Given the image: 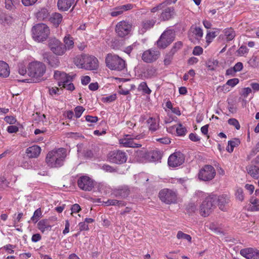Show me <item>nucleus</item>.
<instances>
[{"instance_id":"b1692460","label":"nucleus","mask_w":259,"mask_h":259,"mask_svg":"<svg viewBox=\"0 0 259 259\" xmlns=\"http://www.w3.org/2000/svg\"><path fill=\"white\" fill-rule=\"evenodd\" d=\"M10 74L9 65L6 62L0 61V77H7Z\"/></svg>"},{"instance_id":"f03ea898","label":"nucleus","mask_w":259,"mask_h":259,"mask_svg":"<svg viewBox=\"0 0 259 259\" xmlns=\"http://www.w3.org/2000/svg\"><path fill=\"white\" fill-rule=\"evenodd\" d=\"M66 154L64 148L52 150L48 153L46 161L50 167H59L63 165Z\"/></svg>"},{"instance_id":"4468645a","label":"nucleus","mask_w":259,"mask_h":259,"mask_svg":"<svg viewBox=\"0 0 259 259\" xmlns=\"http://www.w3.org/2000/svg\"><path fill=\"white\" fill-rule=\"evenodd\" d=\"M54 77L58 81L59 87L65 85L66 83L70 82L72 79L70 76L68 75L66 73L58 70L54 72Z\"/></svg>"},{"instance_id":"338daca9","label":"nucleus","mask_w":259,"mask_h":259,"mask_svg":"<svg viewBox=\"0 0 259 259\" xmlns=\"http://www.w3.org/2000/svg\"><path fill=\"white\" fill-rule=\"evenodd\" d=\"M164 6V3H162L161 4H159L158 5H157L156 7H155L153 8L151 10V12L152 13H155L159 10H161L162 8H163V7Z\"/></svg>"},{"instance_id":"39448f33","label":"nucleus","mask_w":259,"mask_h":259,"mask_svg":"<svg viewBox=\"0 0 259 259\" xmlns=\"http://www.w3.org/2000/svg\"><path fill=\"white\" fill-rule=\"evenodd\" d=\"M46 72V66L44 64L39 62H31L29 64L28 68V74L31 77L36 78V81H39Z\"/></svg>"},{"instance_id":"20e7f679","label":"nucleus","mask_w":259,"mask_h":259,"mask_svg":"<svg viewBox=\"0 0 259 259\" xmlns=\"http://www.w3.org/2000/svg\"><path fill=\"white\" fill-rule=\"evenodd\" d=\"M217 195H211L207 197L200 206V213L205 217L208 216L215 208Z\"/></svg>"},{"instance_id":"0eeeda50","label":"nucleus","mask_w":259,"mask_h":259,"mask_svg":"<svg viewBox=\"0 0 259 259\" xmlns=\"http://www.w3.org/2000/svg\"><path fill=\"white\" fill-rule=\"evenodd\" d=\"M48 47L56 55L62 56L65 53V48L64 47V44L55 37L49 39Z\"/></svg>"},{"instance_id":"ea45409f","label":"nucleus","mask_w":259,"mask_h":259,"mask_svg":"<svg viewBox=\"0 0 259 259\" xmlns=\"http://www.w3.org/2000/svg\"><path fill=\"white\" fill-rule=\"evenodd\" d=\"M177 237L179 239H183L187 240L189 242H191L192 238L190 235L183 233L182 231L178 232Z\"/></svg>"},{"instance_id":"4be33fe9","label":"nucleus","mask_w":259,"mask_h":259,"mask_svg":"<svg viewBox=\"0 0 259 259\" xmlns=\"http://www.w3.org/2000/svg\"><path fill=\"white\" fill-rule=\"evenodd\" d=\"M126 160V154L122 151H117L115 155H114V163L120 164L125 162Z\"/></svg>"},{"instance_id":"473e14b6","label":"nucleus","mask_w":259,"mask_h":259,"mask_svg":"<svg viewBox=\"0 0 259 259\" xmlns=\"http://www.w3.org/2000/svg\"><path fill=\"white\" fill-rule=\"evenodd\" d=\"M156 23V20L154 19L145 20L142 22V27L145 30L152 28Z\"/></svg>"},{"instance_id":"c85d7f7f","label":"nucleus","mask_w":259,"mask_h":259,"mask_svg":"<svg viewBox=\"0 0 259 259\" xmlns=\"http://www.w3.org/2000/svg\"><path fill=\"white\" fill-rule=\"evenodd\" d=\"M148 156L150 161H156L161 159L162 154L158 150H153L148 153Z\"/></svg>"},{"instance_id":"7c9ffc66","label":"nucleus","mask_w":259,"mask_h":259,"mask_svg":"<svg viewBox=\"0 0 259 259\" xmlns=\"http://www.w3.org/2000/svg\"><path fill=\"white\" fill-rule=\"evenodd\" d=\"M248 174L255 179L259 178V167L256 166H250L247 168Z\"/></svg>"},{"instance_id":"c756f323","label":"nucleus","mask_w":259,"mask_h":259,"mask_svg":"<svg viewBox=\"0 0 259 259\" xmlns=\"http://www.w3.org/2000/svg\"><path fill=\"white\" fill-rule=\"evenodd\" d=\"M49 13L47 9L43 8L36 14V17L39 20H44L48 18Z\"/></svg>"},{"instance_id":"49530a36","label":"nucleus","mask_w":259,"mask_h":259,"mask_svg":"<svg viewBox=\"0 0 259 259\" xmlns=\"http://www.w3.org/2000/svg\"><path fill=\"white\" fill-rule=\"evenodd\" d=\"M84 110V109L82 106H78L75 107L74 111L76 118L80 117Z\"/></svg>"},{"instance_id":"e433bc0d","label":"nucleus","mask_w":259,"mask_h":259,"mask_svg":"<svg viewBox=\"0 0 259 259\" xmlns=\"http://www.w3.org/2000/svg\"><path fill=\"white\" fill-rule=\"evenodd\" d=\"M240 144V141L238 139H235L234 140L228 141V146H230V148L228 147L227 150L231 153L233 151L234 147L238 146Z\"/></svg>"},{"instance_id":"de8ad7c7","label":"nucleus","mask_w":259,"mask_h":259,"mask_svg":"<svg viewBox=\"0 0 259 259\" xmlns=\"http://www.w3.org/2000/svg\"><path fill=\"white\" fill-rule=\"evenodd\" d=\"M228 122L229 124L234 126L237 130H238L240 129V125L237 119L231 118L228 120Z\"/></svg>"},{"instance_id":"ddd939ff","label":"nucleus","mask_w":259,"mask_h":259,"mask_svg":"<svg viewBox=\"0 0 259 259\" xmlns=\"http://www.w3.org/2000/svg\"><path fill=\"white\" fill-rule=\"evenodd\" d=\"M160 54L159 51L155 49H150L143 52L142 59L145 63H151L157 60Z\"/></svg>"},{"instance_id":"58836bf2","label":"nucleus","mask_w":259,"mask_h":259,"mask_svg":"<svg viewBox=\"0 0 259 259\" xmlns=\"http://www.w3.org/2000/svg\"><path fill=\"white\" fill-rule=\"evenodd\" d=\"M192 32L197 37L201 38L203 36V31L202 29L199 27L192 26L190 29Z\"/></svg>"},{"instance_id":"f704fd0d","label":"nucleus","mask_w":259,"mask_h":259,"mask_svg":"<svg viewBox=\"0 0 259 259\" xmlns=\"http://www.w3.org/2000/svg\"><path fill=\"white\" fill-rule=\"evenodd\" d=\"M251 205L249 208L251 211H258L259 210V200L252 197L250 200Z\"/></svg>"},{"instance_id":"a211bd4d","label":"nucleus","mask_w":259,"mask_h":259,"mask_svg":"<svg viewBox=\"0 0 259 259\" xmlns=\"http://www.w3.org/2000/svg\"><path fill=\"white\" fill-rule=\"evenodd\" d=\"M37 228L42 233L48 232L51 231L52 226L50 224V221L47 219H42L37 223Z\"/></svg>"},{"instance_id":"a878e982","label":"nucleus","mask_w":259,"mask_h":259,"mask_svg":"<svg viewBox=\"0 0 259 259\" xmlns=\"http://www.w3.org/2000/svg\"><path fill=\"white\" fill-rule=\"evenodd\" d=\"M133 7L132 4H127L114 8V17L122 14L124 11L132 9Z\"/></svg>"},{"instance_id":"8fccbe9b","label":"nucleus","mask_w":259,"mask_h":259,"mask_svg":"<svg viewBox=\"0 0 259 259\" xmlns=\"http://www.w3.org/2000/svg\"><path fill=\"white\" fill-rule=\"evenodd\" d=\"M186 209L189 212H194L197 209V205L194 203H189L186 206Z\"/></svg>"},{"instance_id":"680f3d73","label":"nucleus","mask_w":259,"mask_h":259,"mask_svg":"<svg viewBox=\"0 0 259 259\" xmlns=\"http://www.w3.org/2000/svg\"><path fill=\"white\" fill-rule=\"evenodd\" d=\"M202 52H203V49L199 46H196V47H194V50L193 51V54L194 55H200V54H201L202 53Z\"/></svg>"},{"instance_id":"6e6d98bb","label":"nucleus","mask_w":259,"mask_h":259,"mask_svg":"<svg viewBox=\"0 0 259 259\" xmlns=\"http://www.w3.org/2000/svg\"><path fill=\"white\" fill-rule=\"evenodd\" d=\"M248 49L247 48L246 46H242L238 50L237 52L239 55L242 56L244 54L248 53Z\"/></svg>"},{"instance_id":"7ed1b4c3","label":"nucleus","mask_w":259,"mask_h":259,"mask_svg":"<svg viewBox=\"0 0 259 259\" xmlns=\"http://www.w3.org/2000/svg\"><path fill=\"white\" fill-rule=\"evenodd\" d=\"M32 37L38 42L47 40L50 34L49 27L44 23H38L32 28Z\"/></svg>"},{"instance_id":"6ab92c4d","label":"nucleus","mask_w":259,"mask_h":259,"mask_svg":"<svg viewBox=\"0 0 259 259\" xmlns=\"http://www.w3.org/2000/svg\"><path fill=\"white\" fill-rule=\"evenodd\" d=\"M125 61L118 55H114V71H121L125 69Z\"/></svg>"},{"instance_id":"f8f14e48","label":"nucleus","mask_w":259,"mask_h":259,"mask_svg":"<svg viewBox=\"0 0 259 259\" xmlns=\"http://www.w3.org/2000/svg\"><path fill=\"white\" fill-rule=\"evenodd\" d=\"M185 161L184 155L180 152H175L168 159V164L170 167H175L182 165Z\"/></svg>"},{"instance_id":"a19ab883","label":"nucleus","mask_w":259,"mask_h":259,"mask_svg":"<svg viewBox=\"0 0 259 259\" xmlns=\"http://www.w3.org/2000/svg\"><path fill=\"white\" fill-rule=\"evenodd\" d=\"M129 194V191L127 189H121L114 190V195L117 196V195L120 196L121 197L125 198L127 197Z\"/></svg>"},{"instance_id":"0e129e2a","label":"nucleus","mask_w":259,"mask_h":259,"mask_svg":"<svg viewBox=\"0 0 259 259\" xmlns=\"http://www.w3.org/2000/svg\"><path fill=\"white\" fill-rule=\"evenodd\" d=\"M243 64L241 62L237 63L233 67V69L235 72L240 71L243 69Z\"/></svg>"},{"instance_id":"052dcab7","label":"nucleus","mask_w":259,"mask_h":259,"mask_svg":"<svg viewBox=\"0 0 259 259\" xmlns=\"http://www.w3.org/2000/svg\"><path fill=\"white\" fill-rule=\"evenodd\" d=\"M85 120L90 122L95 123L98 120V118L97 116H92L91 115H87L85 116Z\"/></svg>"},{"instance_id":"4c0bfd02","label":"nucleus","mask_w":259,"mask_h":259,"mask_svg":"<svg viewBox=\"0 0 259 259\" xmlns=\"http://www.w3.org/2000/svg\"><path fill=\"white\" fill-rule=\"evenodd\" d=\"M214 31H208L206 36V41L208 43L211 42L213 38L216 37L219 33L220 30L215 29Z\"/></svg>"},{"instance_id":"e2e57ef3","label":"nucleus","mask_w":259,"mask_h":259,"mask_svg":"<svg viewBox=\"0 0 259 259\" xmlns=\"http://www.w3.org/2000/svg\"><path fill=\"white\" fill-rule=\"evenodd\" d=\"M59 91V89L57 87H52V88H49V94L51 96L55 95H59L58 93Z\"/></svg>"},{"instance_id":"2f4dec72","label":"nucleus","mask_w":259,"mask_h":259,"mask_svg":"<svg viewBox=\"0 0 259 259\" xmlns=\"http://www.w3.org/2000/svg\"><path fill=\"white\" fill-rule=\"evenodd\" d=\"M45 61L53 67H56L58 66L60 64L59 59L57 58L52 56L47 57Z\"/></svg>"},{"instance_id":"72a5a7b5","label":"nucleus","mask_w":259,"mask_h":259,"mask_svg":"<svg viewBox=\"0 0 259 259\" xmlns=\"http://www.w3.org/2000/svg\"><path fill=\"white\" fill-rule=\"evenodd\" d=\"M224 33L228 41L232 40L235 36V32L231 27L225 29L224 30Z\"/></svg>"},{"instance_id":"cd10ccee","label":"nucleus","mask_w":259,"mask_h":259,"mask_svg":"<svg viewBox=\"0 0 259 259\" xmlns=\"http://www.w3.org/2000/svg\"><path fill=\"white\" fill-rule=\"evenodd\" d=\"M64 47L65 48V52L66 51L72 49L74 47V41L73 38L69 35L65 36L63 39Z\"/></svg>"},{"instance_id":"864d4df0","label":"nucleus","mask_w":259,"mask_h":259,"mask_svg":"<svg viewBox=\"0 0 259 259\" xmlns=\"http://www.w3.org/2000/svg\"><path fill=\"white\" fill-rule=\"evenodd\" d=\"M125 87V84H121V85H119V91H118V93L120 94H122V95H128L130 93L129 92V90L127 89H123V87Z\"/></svg>"},{"instance_id":"393cba45","label":"nucleus","mask_w":259,"mask_h":259,"mask_svg":"<svg viewBox=\"0 0 259 259\" xmlns=\"http://www.w3.org/2000/svg\"><path fill=\"white\" fill-rule=\"evenodd\" d=\"M14 22L13 18L5 14H0V24L5 26H9Z\"/></svg>"},{"instance_id":"9b49d317","label":"nucleus","mask_w":259,"mask_h":259,"mask_svg":"<svg viewBox=\"0 0 259 259\" xmlns=\"http://www.w3.org/2000/svg\"><path fill=\"white\" fill-rule=\"evenodd\" d=\"M77 185L80 189L85 191H91L95 186L94 181L87 176L79 177L77 181Z\"/></svg>"},{"instance_id":"2eb2a0df","label":"nucleus","mask_w":259,"mask_h":259,"mask_svg":"<svg viewBox=\"0 0 259 259\" xmlns=\"http://www.w3.org/2000/svg\"><path fill=\"white\" fill-rule=\"evenodd\" d=\"M240 253L247 259H259V250L255 248L242 249Z\"/></svg>"},{"instance_id":"79ce46f5","label":"nucleus","mask_w":259,"mask_h":259,"mask_svg":"<svg viewBox=\"0 0 259 259\" xmlns=\"http://www.w3.org/2000/svg\"><path fill=\"white\" fill-rule=\"evenodd\" d=\"M41 216V211L40 208L37 209L34 212L31 220L34 223H36Z\"/></svg>"},{"instance_id":"774afa93","label":"nucleus","mask_w":259,"mask_h":259,"mask_svg":"<svg viewBox=\"0 0 259 259\" xmlns=\"http://www.w3.org/2000/svg\"><path fill=\"white\" fill-rule=\"evenodd\" d=\"M71 210L72 211V213H76V212H78L81 210V208H80V206L79 205V204H74L72 206Z\"/></svg>"},{"instance_id":"9d476101","label":"nucleus","mask_w":259,"mask_h":259,"mask_svg":"<svg viewBox=\"0 0 259 259\" xmlns=\"http://www.w3.org/2000/svg\"><path fill=\"white\" fill-rule=\"evenodd\" d=\"M215 170L210 165H205L198 173V178L203 181H209L215 176Z\"/></svg>"},{"instance_id":"423d86ee","label":"nucleus","mask_w":259,"mask_h":259,"mask_svg":"<svg viewBox=\"0 0 259 259\" xmlns=\"http://www.w3.org/2000/svg\"><path fill=\"white\" fill-rule=\"evenodd\" d=\"M159 197L162 202L167 204L175 203L177 200L176 193L169 189H163L160 190L159 193Z\"/></svg>"},{"instance_id":"bf43d9fd","label":"nucleus","mask_w":259,"mask_h":259,"mask_svg":"<svg viewBox=\"0 0 259 259\" xmlns=\"http://www.w3.org/2000/svg\"><path fill=\"white\" fill-rule=\"evenodd\" d=\"M252 92V90L251 88L247 87L244 88L242 89V96L245 98L248 97V95L251 93Z\"/></svg>"},{"instance_id":"5701e85b","label":"nucleus","mask_w":259,"mask_h":259,"mask_svg":"<svg viewBox=\"0 0 259 259\" xmlns=\"http://www.w3.org/2000/svg\"><path fill=\"white\" fill-rule=\"evenodd\" d=\"M49 20L53 25L57 27L62 21L63 16L59 13H54L51 15Z\"/></svg>"},{"instance_id":"4d7b16f0","label":"nucleus","mask_w":259,"mask_h":259,"mask_svg":"<svg viewBox=\"0 0 259 259\" xmlns=\"http://www.w3.org/2000/svg\"><path fill=\"white\" fill-rule=\"evenodd\" d=\"M18 130V127L16 125H10L8 126L7 131L9 133L13 134L17 133Z\"/></svg>"},{"instance_id":"bb28decb","label":"nucleus","mask_w":259,"mask_h":259,"mask_svg":"<svg viewBox=\"0 0 259 259\" xmlns=\"http://www.w3.org/2000/svg\"><path fill=\"white\" fill-rule=\"evenodd\" d=\"M130 136L128 135H125L126 138L123 139H121L119 140V143L120 145H123L125 147H131L133 142L134 141V139H139V136H137L135 138H128Z\"/></svg>"},{"instance_id":"c9c22d12","label":"nucleus","mask_w":259,"mask_h":259,"mask_svg":"<svg viewBox=\"0 0 259 259\" xmlns=\"http://www.w3.org/2000/svg\"><path fill=\"white\" fill-rule=\"evenodd\" d=\"M106 66L111 70H113V55L111 53L107 55L105 58Z\"/></svg>"},{"instance_id":"69168bd1","label":"nucleus","mask_w":259,"mask_h":259,"mask_svg":"<svg viewBox=\"0 0 259 259\" xmlns=\"http://www.w3.org/2000/svg\"><path fill=\"white\" fill-rule=\"evenodd\" d=\"M250 86L254 92L259 91V83L252 82L250 83Z\"/></svg>"},{"instance_id":"09e8293b","label":"nucleus","mask_w":259,"mask_h":259,"mask_svg":"<svg viewBox=\"0 0 259 259\" xmlns=\"http://www.w3.org/2000/svg\"><path fill=\"white\" fill-rule=\"evenodd\" d=\"M236 197L240 201H243L244 199L243 191L241 188L237 189L235 193Z\"/></svg>"},{"instance_id":"603ef678","label":"nucleus","mask_w":259,"mask_h":259,"mask_svg":"<svg viewBox=\"0 0 259 259\" xmlns=\"http://www.w3.org/2000/svg\"><path fill=\"white\" fill-rule=\"evenodd\" d=\"M5 121L10 124H15L16 122V118L13 116H7L4 118Z\"/></svg>"},{"instance_id":"37998d69","label":"nucleus","mask_w":259,"mask_h":259,"mask_svg":"<svg viewBox=\"0 0 259 259\" xmlns=\"http://www.w3.org/2000/svg\"><path fill=\"white\" fill-rule=\"evenodd\" d=\"M148 123H150L149 130L151 131H155L158 128L159 125L155 122V119L153 118H150L148 120Z\"/></svg>"},{"instance_id":"5fc2aeb1","label":"nucleus","mask_w":259,"mask_h":259,"mask_svg":"<svg viewBox=\"0 0 259 259\" xmlns=\"http://www.w3.org/2000/svg\"><path fill=\"white\" fill-rule=\"evenodd\" d=\"M156 70L153 67H150L147 69V77H151L155 75Z\"/></svg>"},{"instance_id":"c03bdc74","label":"nucleus","mask_w":259,"mask_h":259,"mask_svg":"<svg viewBox=\"0 0 259 259\" xmlns=\"http://www.w3.org/2000/svg\"><path fill=\"white\" fill-rule=\"evenodd\" d=\"M176 132L178 136H183L185 135L187 130L186 127L183 126L182 124L180 123L176 127Z\"/></svg>"},{"instance_id":"1a4fd4ad","label":"nucleus","mask_w":259,"mask_h":259,"mask_svg":"<svg viewBox=\"0 0 259 259\" xmlns=\"http://www.w3.org/2000/svg\"><path fill=\"white\" fill-rule=\"evenodd\" d=\"M174 38L175 34L172 30H166L157 41V45L159 48L164 49L174 41Z\"/></svg>"},{"instance_id":"f3484780","label":"nucleus","mask_w":259,"mask_h":259,"mask_svg":"<svg viewBox=\"0 0 259 259\" xmlns=\"http://www.w3.org/2000/svg\"><path fill=\"white\" fill-rule=\"evenodd\" d=\"M217 202L219 208L222 210H226V206L230 203V197L226 194H222L219 196H217Z\"/></svg>"},{"instance_id":"412c9836","label":"nucleus","mask_w":259,"mask_h":259,"mask_svg":"<svg viewBox=\"0 0 259 259\" xmlns=\"http://www.w3.org/2000/svg\"><path fill=\"white\" fill-rule=\"evenodd\" d=\"M41 148L37 145H34L27 148L26 153L29 158H36L40 154Z\"/></svg>"},{"instance_id":"6e6552de","label":"nucleus","mask_w":259,"mask_h":259,"mask_svg":"<svg viewBox=\"0 0 259 259\" xmlns=\"http://www.w3.org/2000/svg\"><path fill=\"white\" fill-rule=\"evenodd\" d=\"M132 26V24L128 21H120L116 25V33L119 37L123 38L130 34Z\"/></svg>"},{"instance_id":"13d9d810","label":"nucleus","mask_w":259,"mask_h":259,"mask_svg":"<svg viewBox=\"0 0 259 259\" xmlns=\"http://www.w3.org/2000/svg\"><path fill=\"white\" fill-rule=\"evenodd\" d=\"M114 49H119L120 48L123 46L124 44V41L123 40H118L117 39L114 40Z\"/></svg>"},{"instance_id":"a18cd8bd","label":"nucleus","mask_w":259,"mask_h":259,"mask_svg":"<svg viewBox=\"0 0 259 259\" xmlns=\"http://www.w3.org/2000/svg\"><path fill=\"white\" fill-rule=\"evenodd\" d=\"M139 88L146 94H150L151 92V91L148 87L146 82H141L139 85Z\"/></svg>"},{"instance_id":"dca6fc26","label":"nucleus","mask_w":259,"mask_h":259,"mask_svg":"<svg viewBox=\"0 0 259 259\" xmlns=\"http://www.w3.org/2000/svg\"><path fill=\"white\" fill-rule=\"evenodd\" d=\"M162 12L160 16L161 21H167L172 19L175 15V9L172 7H166L164 3V6L162 8Z\"/></svg>"},{"instance_id":"3c124183","label":"nucleus","mask_w":259,"mask_h":259,"mask_svg":"<svg viewBox=\"0 0 259 259\" xmlns=\"http://www.w3.org/2000/svg\"><path fill=\"white\" fill-rule=\"evenodd\" d=\"M239 80L238 78H234L229 79L226 83V85H228L231 87H234L239 83Z\"/></svg>"},{"instance_id":"f257e3e1","label":"nucleus","mask_w":259,"mask_h":259,"mask_svg":"<svg viewBox=\"0 0 259 259\" xmlns=\"http://www.w3.org/2000/svg\"><path fill=\"white\" fill-rule=\"evenodd\" d=\"M74 64L79 68L85 70H96L99 67L98 60L93 56L81 55L74 59Z\"/></svg>"},{"instance_id":"aec40b11","label":"nucleus","mask_w":259,"mask_h":259,"mask_svg":"<svg viewBox=\"0 0 259 259\" xmlns=\"http://www.w3.org/2000/svg\"><path fill=\"white\" fill-rule=\"evenodd\" d=\"M75 0H58L57 6L62 11H67L74 3Z\"/></svg>"}]
</instances>
